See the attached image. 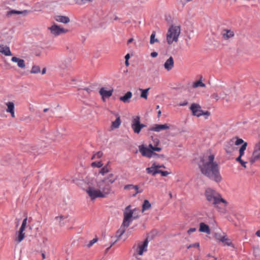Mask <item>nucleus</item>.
<instances>
[{
  "mask_svg": "<svg viewBox=\"0 0 260 260\" xmlns=\"http://www.w3.org/2000/svg\"><path fill=\"white\" fill-rule=\"evenodd\" d=\"M84 90H85L88 93H89L90 92L92 91V88L91 87H87L84 88Z\"/></svg>",
  "mask_w": 260,
  "mask_h": 260,
  "instance_id": "obj_51",
  "label": "nucleus"
},
{
  "mask_svg": "<svg viewBox=\"0 0 260 260\" xmlns=\"http://www.w3.org/2000/svg\"><path fill=\"white\" fill-rule=\"evenodd\" d=\"M130 209H131V210L133 212V214H132V219L133 220V219H135L138 218V215H135V214H134V212H135V211H136V210H137V209H136V208H135V209H133V210H132L131 208H130Z\"/></svg>",
  "mask_w": 260,
  "mask_h": 260,
  "instance_id": "obj_50",
  "label": "nucleus"
},
{
  "mask_svg": "<svg viewBox=\"0 0 260 260\" xmlns=\"http://www.w3.org/2000/svg\"><path fill=\"white\" fill-rule=\"evenodd\" d=\"M169 128V126L167 124H154L153 126L151 127L149 130L150 131H154L156 132H159L162 130H166Z\"/></svg>",
  "mask_w": 260,
  "mask_h": 260,
  "instance_id": "obj_13",
  "label": "nucleus"
},
{
  "mask_svg": "<svg viewBox=\"0 0 260 260\" xmlns=\"http://www.w3.org/2000/svg\"><path fill=\"white\" fill-rule=\"evenodd\" d=\"M102 155L103 152L102 151H99L92 156L91 159H93L95 158H100L102 156Z\"/></svg>",
  "mask_w": 260,
  "mask_h": 260,
  "instance_id": "obj_39",
  "label": "nucleus"
},
{
  "mask_svg": "<svg viewBox=\"0 0 260 260\" xmlns=\"http://www.w3.org/2000/svg\"><path fill=\"white\" fill-rule=\"evenodd\" d=\"M222 33V36L224 39L227 40L234 35V32L231 30H225Z\"/></svg>",
  "mask_w": 260,
  "mask_h": 260,
  "instance_id": "obj_26",
  "label": "nucleus"
},
{
  "mask_svg": "<svg viewBox=\"0 0 260 260\" xmlns=\"http://www.w3.org/2000/svg\"><path fill=\"white\" fill-rule=\"evenodd\" d=\"M190 109L192 113V115L197 117H200L202 115L206 116V118H207L210 115V113L208 111L204 112L200 105L196 103H193L190 107Z\"/></svg>",
  "mask_w": 260,
  "mask_h": 260,
  "instance_id": "obj_6",
  "label": "nucleus"
},
{
  "mask_svg": "<svg viewBox=\"0 0 260 260\" xmlns=\"http://www.w3.org/2000/svg\"><path fill=\"white\" fill-rule=\"evenodd\" d=\"M158 53L156 52H153L151 53V56L152 57H155L157 56Z\"/></svg>",
  "mask_w": 260,
  "mask_h": 260,
  "instance_id": "obj_54",
  "label": "nucleus"
},
{
  "mask_svg": "<svg viewBox=\"0 0 260 260\" xmlns=\"http://www.w3.org/2000/svg\"><path fill=\"white\" fill-rule=\"evenodd\" d=\"M41 72L40 68L38 66H33L30 71L31 74H37Z\"/></svg>",
  "mask_w": 260,
  "mask_h": 260,
  "instance_id": "obj_34",
  "label": "nucleus"
},
{
  "mask_svg": "<svg viewBox=\"0 0 260 260\" xmlns=\"http://www.w3.org/2000/svg\"><path fill=\"white\" fill-rule=\"evenodd\" d=\"M159 170L157 169L156 165L153 164L150 167L146 168V171L148 174H151L153 176L155 175L156 174H158Z\"/></svg>",
  "mask_w": 260,
  "mask_h": 260,
  "instance_id": "obj_20",
  "label": "nucleus"
},
{
  "mask_svg": "<svg viewBox=\"0 0 260 260\" xmlns=\"http://www.w3.org/2000/svg\"><path fill=\"white\" fill-rule=\"evenodd\" d=\"M233 91L235 92L234 89H233L232 91L230 89L223 88L222 91L219 92V94L220 95L221 99L228 102L236 97L235 93Z\"/></svg>",
  "mask_w": 260,
  "mask_h": 260,
  "instance_id": "obj_8",
  "label": "nucleus"
},
{
  "mask_svg": "<svg viewBox=\"0 0 260 260\" xmlns=\"http://www.w3.org/2000/svg\"><path fill=\"white\" fill-rule=\"evenodd\" d=\"M199 231L203 233H206L208 234H210V230L209 226L204 222L200 223Z\"/></svg>",
  "mask_w": 260,
  "mask_h": 260,
  "instance_id": "obj_22",
  "label": "nucleus"
},
{
  "mask_svg": "<svg viewBox=\"0 0 260 260\" xmlns=\"http://www.w3.org/2000/svg\"><path fill=\"white\" fill-rule=\"evenodd\" d=\"M214 160V155L211 154L207 159L203 158L199 164V167L204 175L216 182H219L221 181L222 177L219 172V166Z\"/></svg>",
  "mask_w": 260,
  "mask_h": 260,
  "instance_id": "obj_1",
  "label": "nucleus"
},
{
  "mask_svg": "<svg viewBox=\"0 0 260 260\" xmlns=\"http://www.w3.org/2000/svg\"><path fill=\"white\" fill-rule=\"evenodd\" d=\"M111 191V186L106 180L98 181L95 186L89 185L86 189V193L92 200L106 198Z\"/></svg>",
  "mask_w": 260,
  "mask_h": 260,
  "instance_id": "obj_2",
  "label": "nucleus"
},
{
  "mask_svg": "<svg viewBox=\"0 0 260 260\" xmlns=\"http://www.w3.org/2000/svg\"><path fill=\"white\" fill-rule=\"evenodd\" d=\"M131 205L127 206L123 213L124 218L122 225L120 228L116 232V236L118 238L120 237L125 232V228L128 227L132 222V214L133 212L130 209Z\"/></svg>",
  "mask_w": 260,
  "mask_h": 260,
  "instance_id": "obj_4",
  "label": "nucleus"
},
{
  "mask_svg": "<svg viewBox=\"0 0 260 260\" xmlns=\"http://www.w3.org/2000/svg\"><path fill=\"white\" fill-rule=\"evenodd\" d=\"M9 113H10L11 114V116L12 117H15V112H14V110L12 111V112H9Z\"/></svg>",
  "mask_w": 260,
  "mask_h": 260,
  "instance_id": "obj_57",
  "label": "nucleus"
},
{
  "mask_svg": "<svg viewBox=\"0 0 260 260\" xmlns=\"http://www.w3.org/2000/svg\"><path fill=\"white\" fill-rule=\"evenodd\" d=\"M187 104H188V103H187V102H183V103H180V104H179V105L180 106H184L187 105Z\"/></svg>",
  "mask_w": 260,
  "mask_h": 260,
  "instance_id": "obj_56",
  "label": "nucleus"
},
{
  "mask_svg": "<svg viewBox=\"0 0 260 260\" xmlns=\"http://www.w3.org/2000/svg\"><path fill=\"white\" fill-rule=\"evenodd\" d=\"M205 84L204 83H203L201 80H199L194 83H193V85H192V87L193 88H197V87H205Z\"/></svg>",
  "mask_w": 260,
  "mask_h": 260,
  "instance_id": "obj_33",
  "label": "nucleus"
},
{
  "mask_svg": "<svg viewBox=\"0 0 260 260\" xmlns=\"http://www.w3.org/2000/svg\"><path fill=\"white\" fill-rule=\"evenodd\" d=\"M65 218H66V217L64 216L61 215L59 216L55 217V219L57 220L59 222V223H60V224L61 225L62 224L61 223V221Z\"/></svg>",
  "mask_w": 260,
  "mask_h": 260,
  "instance_id": "obj_46",
  "label": "nucleus"
},
{
  "mask_svg": "<svg viewBox=\"0 0 260 260\" xmlns=\"http://www.w3.org/2000/svg\"><path fill=\"white\" fill-rule=\"evenodd\" d=\"M247 146V143L245 142L242 146L240 147L239 150V155L238 157L236 158V160H241V159H242V157L244 156L245 151L246 149V147Z\"/></svg>",
  "mask_w": 260,
  "mask_h": 260,
  "instance_id": "obj_16",
  "label": "nucleus"
},
{
  "mask_svg": "<svg viewBox=\"0 0 260 260\" xmlns=\"http://www.w3.org/2000/svg\"><path fill=\"white\" fill-rule=\"evenodd\" d=\"M196 231V229L193 228H190L189 229L188 231H187V233L188 234H190L191 233H193L194 232H195Z\"/></svg>",
  "mask_w": 260,
  "mask_h": 260,
  "instance_id": "obj_52",
  "label": "nucleus"
},
{
  "mask_svg": "<svg viewBox=\"0 0 260 260\" xmlns=\"http://www.w3.org/2000/svg\"><path fill=\"white\" fill-rule=\"evenodd\" d=\"M92 0H75L76 3L79 5H82L86 3L87 2H90Z\"/></svg>",
  "mask_w": 260,
  "mask_h": 260,
  "instance_id": "obj_47",
  "label": "nucleus"
},
{
  "mask_svg": "<svg viewBox=\"0 0 260 260\" xmlns=\"http://www.w3.org/2000/svg\"><path fill=\"white\" fill-rule=\"evenodd\" d=\"M27 218L26 217L23 220L22 224H21V227H20V228L19 229V230H21V231H24V230L25 229V227H26V225L27 224Z\"/></svg>",
  "mask_w": 260,
  "mask_h": 260,
  "instance_id": "obj_38",
  "label": "nucleus"
},
{
  "mask_svg": "<svg viewBox=\"0 0 260 260\" xmlns=\"http://www.w3.org/2000/svg\"><path fill=\"white\" fill-rule=\"evenodd\" d=\"M49 29L51 34L54 36H58L61 34H64L68 31V29L61 28L55 24H53L49 27Z\"/></svg>",
  "mask_w": 260,
  "mask_h": 260,
  "instance_id": "obj_9",
  "label": "nucleus"
},
{
  "mask_svg": "<svg viewBox=\"0 0 260 260\" xmlns=\"http://www.w3.org/2000/svg\"><path fill=\"white\" fill-rule=\"evenodd\" d=\"M140 129H141L142 128L146 126V125L145 124H141L140 122Z\"/></svg>",
  "mask_w": 260,
  "mask_h": 260,
  "instance_id": "obj_61",
  "label": "nucleus"
},
{
  "mask_svg": "<svg viewBox=\"0 0 260 260\" xmlns=\"http://www.w3.org/2000/svg\"><path fill=\"white\" fill-rule=\"evenodd\" d=\"M180 34V28L178 26H171L167 34V40L169 44H171L173 42H177L179 36Z\"/></svg>",
  "mask_w": 260,
  "mask_h": 260,
  "instance_id": "obj_5",
  "label": "nucleus"
},
{
  "mask_svg": "<svg viewBox=\"0 0 260 260\" xmlns=\"http://www.w3.org/2000/svg\"><path fill=\"white\" fill-rule=\"evenodd\" d=\"M28 13V11L27 10L17 11V10H12L10 11H8L7 12V15L9 17L12 15H14V14H23L24 15H26Z\"/></svg>",
  "mask_w": 260,
  "mask_h": 260,
  "instance_id": "obj_21",
  "label": "nucleus"
},
{
  "mask_svg": "<svg viewBox=\"0 0 260 260\" xmlns=\"http://www.w3.org/2000/svg\"><path fill=\"white\" fill-rule=\"evenodd\" d=\"M158 174H160L161 176L165 177V176H167L168 174H169V173L167 171L159 170Z\"/></svg>",
  "mask_w": 260,
  "mask_h": 260,
  "instance_id": "obj_49",
  "label": "nucleus"
},
{
  "mask_svg": "<svg viewBox=\"0 0 260 260\" xmlns=\"http://www.w3.org/2000/svg\"><path fill=\"white\" fill-rule=\"evenodd\" d=\"M98 240V239L95 238L93 239L92 240L90 241L88 244H87V246L88 247H91L95 243H96Z\"/></svg>",
  "mask_w": 260,
  "mask_h": 260,
  "instance_id": "obj_43",
  "label": "nucleus"
},
{
  "mask_svg": "<svg viewBox=\"0 0 260 260\" xmlns=\"http://www.w3.org/2000/svg\"><path fill=\"white\" fill-rule=\"evenodd\" d=\"M249 158L250 157H246V156L244 155V156H243L242 157V159H244L245 160H247V161L249 160Z\"/></svg>",
  "mask_w": 260,
  "mask_h": 260,
  "instance_id": "obj_62",
  "label": "nucleus"
},
{
  "mask_svg": "<svg viewBox=\"0 0 260 260\" xmlns=\"http://www.w3.org/2000/svg\"><path fill=\"white\" fill-rule=\"evenodd\" d=\"M244 143H245V142H244V141L242 139L237 138L236 141L235 142V145H239L240 144L243 145Z\"/></svg>",
  "mask_w": 260,
  "mask_h": 260,
  "instance_id": "obj_42",
  "label": "nucleus"
},
{
  "mask_svg": "<svg viewBox=\"0 0 260 260\" xmlns=\"http://www.w3.org/2000/svg\"><path fill=\"white\" fill-rule=\"evenodd\" d=\"M204 194L209 204L213 206L218 211L221 213L225 212V207L228 205V202L222 198L219 192L211 188H207Z\"/></svg>",
  "mask_w": 260,
  "mask_h": 260,
  "instance_id": "obj_3",
  "label": "nucleus"
},
{
  "mask_svg": "<svg viewBox=\"0 0 260 260\" xmlns=\"http://www.w3.org/2000/svg\"><path fill=\"white\" fill-rule=\"evenodd\" d=\"M140 152L142 155L144 156H146L148 158H151L156 156H158V154L156 153L152 152L151 150L148 147H145L144 146H141L139 148Z\"/></svg>",
  "mask_w": 260,
  "mask_h": 260,
  "instance_id": "obj_10",
  "label": "nucleus"
},
{
  "mask_svg": "<svg viewBox=\"0 0 260 260\" xmlns=\"http://www.w3.org/2000/svg\"><path fill=\"white\" fill-rule=\"evenodd\" d=\"M155 32L153 31L150 36V43L151 44H153L155 42H158V39H155Z\"/></svg>",
  "mask_w": 260,
  "mask_h": 260,
  "instance_id": "obj_35",
  "label": "nucleus"
},
{
  "mask_svg": "<svg viewBox=\"0 0 260 260\" xmlns=\"http://www.w3.org/2000/svg\"><path fill=\"white\" fill-rule=\"evenodd\" d=\"M257 161H260V141L255 144L252 154L249 158L251 164Z\"/></svg>",
  "mask_w": 260,
  "mask_h": 260,
  "instance_id": "obj_7",
  "label": "nucleus"
},
{
  "mask_svg": "<svg viewBox=\"0 0 260 260\" xmlns=\"http://www.w3.org/2000/svg\"><path fill=\"white\" fill-rule=\"evenodd\" d=\"M23 232L24 231H21V230H19L18 235L16 239L18 242H20L24 239V234Z\"/></svg>",
  "mask_w": 260,
  "mask_h": 260,
  "instance_id": "obj_32",
  "label": "nucleus"
},
{
  "mask_svg": "<svg viewBox=\"0 0 260 260\" xmlns=\"http://www.w3.org/2000/svg\"><path fill=\"white\" fill-rule=\"evenodd\" d=\"M134 186L135 185H132V184L126 185L124 186V189H126V190H133V189H134V188H135Z\"/></svg>",
  "mask_w": 260,
  "mask_h": 260,
  "instance_id": "obj_45",
  "label": "nucleus"
},
{
  "mask_svg": "<svg viewBox=\"0 0 260 260\" xmlns=\"http://www.w3.org/2000/svg\"><path fill=\"white\" fill-rule=\"evenodd\" d=\"M92 167L101 168L103 166V164L101 161H94L91 164Z\"/></svg>",
  "mask_w": 260,
  "mask_h": 260,
  "instance_id": "obj_37",
  "label": "nucleus"
},
{
  "mask_svg": "<svg viewBox=\"0 0 260 260\" xmlns=\"http://www.w3.org/2000/svg\"><path fill=\"white\" fill-rule=\"evenodd\" d=\"M125 66H127H127H129V64L128 60H125Z\"/></svg>",
  "mask_w": 260,
  "mask_h": 260,
  "instance_id": "obj_64",
  "label": "nucleus"
},
{
  "mask_svg": "<svg viewBox=\"0 0 260 260\" xmlns=\"http://www.w3.org/2000/svg\"><path fill=\"white\" fill-rule=\"evenodd\" d=\"M149 88L147 89H141L140 88L139 90L141 91V93L140 95L141 98H143L144 99H147V95H148V92L149 90Z\"/></svg>",
  "mask_w": 260,
  "mask_h": 260,
  "instance_id": "obj_30",
  "label": "nucleus"
},
{
  "mask_svg": "<svg viewBox=\"0 0 260 260\" xmlns=\"http://www.w3.org/2000/svg\"><path fill=\"white\" fill-rule=\"evenodd\" d=\"M54 19L60 23L67 24L70 21V19L69 17L62 15H56L54 16Z\"/></svg>",
  "mask_w": 260,
  "mask_h": 260,
  "instance_id": "obj_15",
  "label": "nucleus"
},
{
  "mask_svg": "<svg viewBox=\"0 0 260 260\" xmlns=\"http://www.w3.org/2000/svg\"><path fill=\"white\" fill-rule=\"evenodd\" d=\"M235 149V147L234 146L233 142H230L227 143L225 146V150L227 153L230 154L232 153Z\"/></svg>",
  "mask_w": 260,
  "mask_h": 260,
  "instance_id": "obj_24",
  "label": "nucleus"
},
{
  "mask_svg": "<svg viewBox=\"0 0 260 260\" xmlns=\"http://www.w3.org/2000/svg\"><path fill=\"white\" fill-rule=\"evenodd\" d=\"M211 96L212 99H215L216 101H218L220 99H221L220 95H218L217 92L213 93Z\"/></svg>",
  "mask_w": 260,
  "mask_h": 260,
  "instance_id": "obj_41",
  "label": "nucleus"
},
{
  "mask_svg": "<svg viewBox=\"0 0 260 260\" xmlns=\"http://www.w3.org/2000/svg\"><path fill=\"white\" fill-rule=\"evenodd\" d=\"M199 243H195L194 244L189 245L188 246H187V249H189L192 247H199Z\"/></svg>",
  "mask_w": 260,
  "mask_h": 260,
  "instance_id": "obj_48",
  "label": "nucleus"
},
{
  "mask_svg": "<svg viewBox=\"0 0 260 260\" xmlns=\"http://www.w3.org/2000/svg\"><path fill=\"white\" fill-rule=\"evenodd\" d=\"M134 190L136 191L135 193H134L132 196L133 197H135L138 193H141L143 191V190H139L138 186L135 185L134 186Z\"/></svg>",
  "mask_w": 260,
  "mask_h": 260,
  "instance_id": "obj_44",
  "label": "nucleus"
},
{
  "mask_svg": "<svg viewBox=\"0 0 260 260\" xmlns=\"http://www.w3.org/2000/svg\"><path fill=\"white\" fill-rule=\"evenodd\" d=\"M129 57H130V55L129 54H126V55L125 56V60H128V59H129Z\"/></svg>",
  "mask_w": 260,
  "mask_h": 260,
  "instance_id": "obj_58",
  "label": "nucleus"
},
{
  "mask_svg": "<svg viewBox=\"0 0 260 260\" xmlns=\"http://www.w3.org/2000/svg\"><path fill=\"white\" fill-rule=\"evenodd\" d=\"M151 207V204L147 200H145L142 205V211L148 210Z\"/></svg>",
  "mask_w": 260,
  "mask_h": 260,
  "instance_id": "obj_31",
  "label": "nucleus"
},
{
  "mask_svg": "<svg viewBox=\"0 0 260 260\" xmlns=\"http://www.w3.org/2000/svg\"><path fill=\"white\" fill-rule=\"evenodd\" d=\"M255 234L257 237H260V230L257 231Z\"/></svg>",
  "mask_w": 260,
  "mask_h": 260,
  "instance_id": "obj_60",
  "label": "nucleus"
},
{
  "mask_svg": "<svg viewBox=\"0 0 260 260\" xmlns=\"http://www.w3.org/2000/svg\"><path fill=\"white\" fill-rule=\"evenodd\" d=\"M148 147L150 149V150H151L152 151V152H153V151L159 152L161 150V148L160 147L153 146L151 144L149 145Z\"/></svg>",
  "mask_w": 260,
  "mask_h": 260,
  "instance_id": "obj_36",
  "label": "nucleus"
},
{
  "mask_svg": "<svg viewBox=\"0 0 260 260\" xmlns=\"http://www.w3.org/2000/svg\"><path fill=\"white\" fill-rule=\"evenodd\" d=\"M227 240V238L225 236H222L219 239V240L222 242H225Z\"/></svg>",
  "mask_w": 260,
  "mask_h": 260,
  "instance_id": "obj_53",
  "label": "nucleus"
},
{
  "mask_svg": "<svg viewBox=\"0 0 260 260\" xmlns=\"http://www.w3.org/2000/svg\"><path fill=\"white\" fill-rule=\"evenodd\" d=\"M156 167H157V169L158 168H165V166L163 165H156Z\"/></svg>",
  "mask_w": 260,
  "mask_h": 260,
  "instance_id": "obj_59",
  "label": "nucleus"
},
{
  "mask_svg": "<svg viewBox=\"0 0 260 260\" xmlns=\"http://www.w3.org/2000/svg\"><path fill=\"white\" fill-rule=\"evenodd\" d=\"M174 62L173 58L170 56L165 62L164 68L167 71H169L171 70L174 67Z\"/></svg>",
  "mask_w": 260,
  "mask_h": 260,
  "instance_id": "obj_14",
  "label": "nucleus"
},
{
  "mask_svg": "<svg viewBox=\"0 0 260 260\" xmlns=\"http://www.w3.org/2000/svg\"><path fill=\"white\" fill-rule=\"evenodd\" d=\"M12 61L16 62L19 68L24 69L25 67L24 60L22 59L19 58L17 57L13 56L11 58Z\"/></svg>",
  "mask_w": 260,
  "mask_h": 260,
  "instance_id": "obj_18",
  "label": "nucleus"
},
{
  "mask_svg": "<svg viewBox=\"0 0 260 260\" xmlns=\"http://www.w3.org/2000/svg\"><path fill=\"white\" fill-rule=\"evenodd\" d=\"M46 70L45 68H43L42 71V74H45L46 73Z\"/></svg>",
  "mask_w": 260,
  "mask_h": 260,
  "instance_id": "obj_63",
  "label": "nucleus"
},
{
  "mask_svg": "<svg viewBox=\"0 0 260 260\" xmlns=\"http://www.w3.org/2000/svg\"><path fill=\"white\" fill-rule=\"evenodd\" d=\"M132 96V93L127 91L123 96H120L119 99L124 103H129L130 99Z\"/></svg>",
  "mask_w": 260,
  "mask_h": 260,
  "instance_id": "obj_23",
  "label": "nucleus"
},
{
  "mask_svg": "<svg viewBox=\"0 0 260 260\" xmlns=\"http://www.w3.org/2000/svg\"><path fill=\"white\" fill-rule=\"evenodd\" d=\"M148 244V239H146L142 243H139L137 248V253L139 255H142L144 252H145L147 250V247Z\"/></svg>",
  "mask_w": 260,
  "mask_h": 260,
  "instance_id": "obj_11",
  "label": "nucleus"
},
{
  "mask_svg": "<svg viewBox=\"0 0 260 260\" xmlns=\"http://www.w3.org/2000/svg\"><path fill=\"white\" fill-rule=\"evenodd\" d=\"M132 128L134 132L136 134H139L140 131V117L138 116H135L133 118L132 122Z\"/></svg>",
  "mask_w": 260,
  "mask_h": 260,
  "instance_id": "obj_12",
  "label": "nucleus"
},
{
  "mask_svg": "<svg viewBox=\"0 0 260 260\" xmlns=\"http://www.w3.org/2000/svg\"><path fill=\"white\" fill-rule=\"evenodd\" d=\"M117 179V177H114L113 174H110L108 177L105 178L103 180H106L107 182L109 183V185L111 186V184L113 183Z\"/></svg>",
  "mask_w": 260,
  "mask_h": 260,
  "instance_id": "obj_25",
  "label": "nucleus"
},
{
  "mask_svg": "<svg viewBox=\"0 0 260 260\" xmlns=\"http://www.w3.org/2000/svg\"><path fill=\"white\" fill-rule=\"evenodd\" d=\"M0 52L4 54L6 56L12 55L10 48L3 45H0Z\"/></svg>",
  "mask_w": 260,
  "mask_h": 260,
  "instance_id": "obj_19",
  "label": "nucleus"
},
{
  "mask_svg": "<svg viewBox=\"0 0 260 260\" xmlns=\"http://www.w3.org/2000/svg\"><path fill=\"white\" fill-rule=\"evenodd\" d=\"M236 161L239 162L242 167H243L245 168H246V164H247L248 162L247 160H245L244 159H241V160Z\"/></svg>",
  "mask_w": 260,
  "mask_h": 260,
  "instance_id": "obj_40",
  "label": "nucleus"
},
{
  "mask_svg": "<svg viewBox=\"0 0 260 260\" xmlns=\"http://www.w3.org/2000/svg\"><path fill=\"white\" fill-rule=\"evenodd\" d=\"M109 164V162L107 163V164L103 167L100 171V174L102 175L103 176L105 174L108 173L110 172V169L108 167V165Z\"/></svg>",
  "mask_w": 260,
  "mask_h": 260,
  "instance_id": "obj_29",
  "label": "nucleus"
},
{
  "mask_svg": "<svg viewBox=\"0 0 260 260\" xmlns=\"http://www.w3.org/2000/svg\"><path fill=\"white\" fill-rule=\"evenodd\" d=\"M5 104L7 106V109H6L7 112H12V111L14 110V104L12 102H6Z\"/></svg>",
  "mask_w": 260,
  "mask_h": 260,
  "instance_id": "obj_27",
  "label": "nucleus"
},
{
  "mask_svg": "<svg viewBox=\"0 0 260 260\" xmlns=\"http://www.w3.org/2000/svg\"><path fill=\"white\" fill-rule=\"evenodd\" d=\"M79 181H81L80 180H79V179H75V178H74L73 180H72V182L73 183H76L77 184H78V182Z\"/></svg>",
  "mask_w": 260,
  "mask_h": 260,
  "instance_id": "obj_55",
  "label": "nucleus"
},
{
  "mask_svg": "<svg viewBox=\"0 0 260 260\" xmlns=\"http://www.w3.org/2000/svg\"><path fill=\"white\" fill-rule=\"evenodd\" d=\"M120 123H121V120H120V117L118 116L117 117L116 119L112 122V125H111V127L112 128H117L118 127H119V125H120Z\"/></svg>",
  "mask_w": 260,
  "mask_h": 260,
  "instance_id": "obj_28",
  "label": "nucleus"
},
{
  "mask_svg": "<svg viewBox=\"0 0 260 260\" xmlns=\"http://www.w3.org/2000/svg\"><path fill=\"white\" fill-rule=\"evenodd\" d=\"M99 93L103 99L111 96L113 93V90H107L105 88L102 87L100 90Z\"/></svg>",
  "mask_w": 260,
  "mask_h": 260,
  "instance_id": "obj_17",
  "label": "nucleus"
}]
</instances>
